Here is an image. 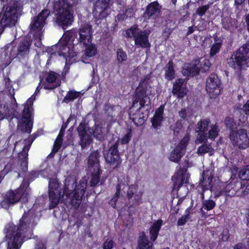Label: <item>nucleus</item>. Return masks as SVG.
Returning a JSON list of instances; mask_svg holds the SVG:
<instances>
[{"label": "nucleus", "instance_id": "nucleus-1", "mask_svg": "<svg viewBox=\"0 0 249 249\" xmlns=\"http://www.w3.org/2000/svg\"><path fill=\"white\" fill-rule=\"evenodd\" d=\"M76 179L69 177L65 180L63 195H61L59 183L56 180L52 179L49 182L50 208H55L60 200L71 204L74 208H78L85 194L86 183L81 181L78 186L75 184Z\"/></svg>", "mask_w": 249, "mask_h": 249}, {"label": "nucleus", "instance_id": "nucleus-2", "mask_svg": "<svg viewBox=\"0 0 249 249\" xmlns=\"http://www.w3.org/2000/svg\"><path fill=\"white\" fill-rule=\"evenodd\" d=\"M35 98L32 96L29 98L24 106V109L21 115L18 114L16 111L18 104L14 97L12 99V105L5 104L0 105V121L4 118L9 119L10 122L15 117L18 121L17 129L22 133L26 132L30 133L32 130L33 121L32 118V112L33 110V105Z\"/></svg>", "mask_w": 249, "mask_h": 249}, {"label": "nucleus", "instance_id": "nucleus-3", "mask_svg": "<svg viewBox=\"0 0 249 249\" xmlns=\"http://www.w3.org/2000/svg\"><path fill=\"white\" fill-rule=\"evenodd\" d=\"M34 222L32 211L30 210L28 213L23 214L18 226L12 223L7 225L5 228L6 231L7 249H19L24 239L30 238V228L34 225Z\"/></svg>", "mask_w": 249, "mask_h": 249}, {"label": "nucleus", "instance_id": "nucleus-4", "mask_svg": "<svg viewBox=\"0 0 249 249\" xmlns=\"http://www.w3.org/2000/svg\"><path fill=\"white\" fill-rule=\"evenodd\" d=\"M73 3L72 0H55L54 2L53 12L56 22L63 28L71 25L73 21V16L71 13Z\"/></svg>", "mask_w": 249, "mask_h": 249}, {"label": "nucleus", "instance_id": "nucleus-5", "mask_svg": "<svg viewBox=\"0 0 249 249\" xmlns=\"http://www.w3.org/2000/svg\"><path fill=\"white\" fill-rule=\"evenodd\" d=\"M228 64L237 70H245L249 67V43L241 46L228 60Z\"/></svg>", "mask_w": 249, "mask_h": 249}, {"label": "nucleus", "instance_id": "nucleus-6", "mask_svg": "<svg viewBox=\"0 0 249 249\" xmlns=\"http://www.w3.org/2000/svg\"><path fill=\"white\" fill-rule=\"evenodd\" d=\"M154 94V89L149 84V77L144 76L141 79L139 85L136 89L134 105L139 102L141 107L148 105L150 103L149 96H153Z\"/></svg>", "mask_w": 249, "mask_h": 249}, {"label": "nucleus", "instance_id": "nucleus-7", "mask_svg": "<svg viewBox=\"0 0 249 249\" xmlns=\"http://www.w3.org/2000/svg\"><path fill=\"white\" fill-rule=\"evenodd\" d=\"M29 191L24 189V187L21 186L18 190L11 191L7 192L4 197L3 200L1 202L0 206L2 208L7 209L11 205H13L19 200L23 203L28 201Z\"/></svg>", "mask_w": 249, "mask_h": 249}, {"label": "nucleus", "instance_id": "nucleus-8", "mask_svg": "<svg viewBox=\"0 0 249 249\" xmlns=\"http://www.w3.org/2000/svg\"><path fill=\"white\" fill-rule=\"evenodd\" d=\"M50 14V11L49 10L44 9L37 16L34 17L30 23V31L28 36L31 37L33 36L40 39L43 33V28Z\"/></svg>", "mask_w": 249, "mask_h": 249}, {"label": "nucleus", "instance_id": "nucleus-9", "mask_svg": "<svg viewBox=\"0 0 249 249\" xmlns=\"http://www.w3.org/2000/svg\"><path fill=\"white\" fill-rule=\"evenodd\" d=\"M230 139L233 145H237L240 149H246L249 145V139L244 129H240L237 132L232 131Z\"/></svg>", "mask_w": 249, "mask_h": 249}, {"label": "nucleus", "instance_id": "nucleus-10", "mask_svg": "<svg viewBox=\"0 0 249 249\" xmlns=\"http://www.w3.org/2000/svg\"><path fill=\"white\" fill-rule=\"evenodd\" d=\"M189 140L190 137L189 135L186 134L171 153L169 158L170 160L175 162L179 161L185 153L186 147Z\"/></svg>", "mask_w": 249, "mask_h": 249}, {"label": "nucleus", "instance_id": "nucleus-11", "mask_svg": "<svg viewBox=\"0 0 249 249\" xmlns=\"http://www.w3.org/2000/svg\"><path fill=\"white\" fill-rule=\"evenodd\" d=\"M206 90L211 98H214L221 91V82L218 76L212 74L209 76L206 81Z\"/></svg>", "mask_w": 249, "mask_h": 249}, {"label": "nucleus", "instance_id": "nucleus-12", "mask_svg": "<svg viewBox=\"0 0 249 249\" xmlns=\"http://www.w3.org/2000/svg\"><path fill=\"white\" fill-rule=\"evenodd\" d=\"M76 36V32L71 31H70L68 34V36H69V40L73 41V38ZM68 39L65 37L64 39H61L59 42L57 44L56 46H55L54 48H59L58 51L57 53H52L50 54V59L48 60V62L50 61V59L53 57V56H63L64 57H66L67 53L69 51V48L67 47V43H68Z\"/></svg>", "mask_w": 249, "mask_h": 249}, {"label": "nucleus", "instance_id": "nucleus-13", "mask_svg": "<svg viewBox=\"0 0 249 249\" xmlns=\"http://www.w3.org/2000/svg\"><path fill=\"white\" fill-rule=\"evenodd\" d=\"M118 143L115 142L108 151L104 154V157L107 162L114 168L121 162L117 150Z\"/></svg>", "mask_w": 249, "mask_h": 249}, {"label": "nucleus", "instance_id": "nucleus-14", "mask_svg": "<svg viewBox=\"0 0 249 249\" xmlns=\"http://www.w3.org/2000/svg\"><path fill=\"white\" fill-rule=\"evenodd\" d=\"M79 38L77 40L82 44H88L92 39V26L89 23L82 24L79 28Z\"/></svg>", "mask_w": 249, "mask_h": 249}, {"label": "nucleus", "instance_id": "nucleus-15", "mask_svg": "<svg viewBox=\"0 0 249 249\" xmlns=\"http://www.w3.org/2000/svg\"><path fill=\"white\" fill-rule=\"evenodd\" d=\"M150 31L149 29L140 30L137 32L134 39L136 46L142 48H149L151 45L148 40V36Z\"/></svg>", "mask_w": 249, "mask_h": 249}, {"label": "nucleus", "instance_id": "nucleus-16", "mask_svg": "<svg viewBox=\"0 0 249 249\" xmlns=\"http://www.w3.org/2000/svg\"><path fill=\"white\" fill-rule=\"evenodd\" d=\"M32 44L31 36H28L20 43L18 47L17 57L21 60L28 58L30 47Z\"/></svg>", "mask_w": 249, "mask_h": 249}, {"label": "nucleus", "instance_id": "nucleus-17", "mask_svg": "<svg viewBox=\"0 0 249 249\" xmlns=\"http://www.w3.org/2000/svg\"><path fill=\"white\" fill-rule=\"evenodd\" d=\"M219 128L215 124H213L209 126L208 130L205 133L197 135L196 143L206 142L208 139L214 140L218 134Z\"/></svg>", "mask_w": 249, "mask_h": 249}, {"label": "nucleus", "instance_id": "nucleus-18", "mask_svg": "<svg viewBox=\"0 0 249 249\" xmlns=\"http://www.w3.org/2000/svg\"><path fill=\"white\" fill-rule=\"evenodd\" d=\"M78 135L80 139V144L83 149L92 142L91 136L87 132V127L84 124H80L77 128Z\"/></svg>", "mask_w": 249, "mask_h": 249}, {"label": "nucleus", "instance_id": "nucleus-19", "mask_svg": "<svg viewBox=\"0 0 249 249\" xmlns=\"http://www.w3.org/2000/svg\"><path fill=\"white\" fill-rule=\"evenodd\" d=\"M160 13V8L159 4L157 2H153L147 6L143 16L145 19L153 21L157 18Z\"/></svg>", "mask_w": 249, "mask_h": 249}, {"label": "nucleus", "instance_id": "nucleus-20", "mask_svg": "<svg viewBox=\"0 0 249 249\" xmlns=\"http://www.w3.org/2000/svg\"><path fill=\"white\" fill-rule=\"evenodd\" d=\"M111 0H98L94 6V13L95 15L99 14L100 17L104 18L107 14L106 11L112 4Z\"/></svg>", "mask_w": 249, "mask_h": 249}, {"label": "nucleus", "instance_id": "nucleus-21", "mask_svg": "<svg viewBox=\"0 0 249 249\" xmlns=\"http://www.w3.org/2000/svg\"><path fill=\"white\" fill-rule=\"evenodd\" d=\"M185 80L182 79H178L173 84L172 93L178 98H182L187 93L186 89L184 87Z\"/></svg>", "mask_w": 249, "mask_h": 249}, {"label": "nucleus", "instance_id": "nucleus-22", "mask_svg": "<svg viewBox=\"0 0 249 249\" xmlns=\"http://www.w3.org/2000/svg\"><path fill=\"white\" fill-rule=\"evenodd\" d=\"M60 84V81L57 78L56 74L53 71L49 72L46 79V83L44 88L45 89H52L58 87Z\"/></svg>", "mask_w": 249, "mask_h": 249}, {"label": "nucleus", "instance_id": "nucleus-23", "mask_svg": "<svg viewBox=\"0 0 249 249\" xmlns=\"http://www.w3.org/2000/svg\"><path fill=\"white\" fill-rule=\"evenodd\" d=\"M164 107L161 106L159 107L155 112L153 117L151 119L152 126L156 129H159L163 120Z\"/></svg>", "mask_w": 249, "mask_h": 249}, {"label": "nucleus", "instance_id": "nucleus-24", "mask_svg": "<svg viewBox=\"0 0 249 249\" xmlns=\"http://www.w3.org/2000/svg\"><path fill=\"white\" fill-rule=\"evenodd\" d=\"M236 180H231L227 184L224 189H222L215 195V197H218L220 196H233L235 194V187L237 183Z\"/></svg>", "mask_w": 249, "mask_h": 249}, {"label": "nucleus", "instance_id": "nucleus-25", "mask_svg": "<svg viewBox=\"0 0 249 249\" xmlns=\"http://www.w3.org/2000/svg\"><path fill=\"white\" fill-rule=\"evenodd\" d=\"M28 145H25L23 148L22 152L19 154V158L20 159V167L22 172H26L28 169V152L32 142L29 140L28 141Z\"/></svg>", "mask_w": 249, "mask_h": 249}, {"label": "nucleus", "instance_id": "nucleus-26", "mask_svg": "<svg viewBox=\"0 0 249 249\" xmlns=\"http://www.w3.org/2000/svg\"><path fill=\"white\" fill-rule=\"evenodd\" d=\"M73 119H74V117L71 115L70 116V117L68 119L66 124H63L60 130L59 133L57 137L56 138V139L54 143L53 148V153H55L56 152H57V151L58 150V149L61 147L62 142V140H63L62 137L64 135V132L67 126V124L69 122H70V121H71V120H73Z\"/></svg>", "mask_w": 249, "mask_h": 249}, {"label": "nucleus", "instance_id": "nucleus-27", "mask_svg": "<svg viewBox=\"0 0 249 249\" xmlns=\"http://www.w3.org/2000/svg\"><path fill=\"white\" fill-rule=\"evenodd\" d=\"M107 132L108 129L105 124H97L92 131L93 136L99 141L104 140Z\"/></svg>", "mask_w": 249, "mask_h": 249}, {"label": "nucleus", "instance_id": "nucleus-28", "mask_svg": "<svg viewBox=\"0 0 249 249\" xmlns=\"http://www.w3.org/2000/svg\"><path fill=\"white\" fill-rule=\"evenodd\" d=\"M99 157V154L97 151H93L90 154L88 159L89 168H93V170H99L100 169Z\"/></svg>", "mask_w": 249, "mask_h": 249}, {"label": "nucleus", "instance_id": "nucleus-29", "mask_svg": "<svg viewBox=\"0 0 249 249\" xmlns=\"http://www.w3.org/2000/svg\"><path fill=\"white\" fill-rule=\"evenodd\" d=\"M137 249H152L153 243L150 242L144 233L140 234Z\"/></svg>", "mask_w": 249, "mask_h": 249}, {"label": "nucleus", "instance_id": "nucleus-30", "mask_svg": "<svg viewBox=\"0 0 249 249\" xmlns=\"http://www.w3.org/2000/svg\"><path fill=\"white\" fill-rule=\"evenodd\" d=\"M85 47L84 54L82 58V61L83 62H85V59L87 57H91L94 56L97 53V48L94 44L90 42L88 44H83Z\"/></svg>", "mask_w": 249, "mask_h": 249}, {"label": "nucleus", "instance_id": "nucleus-31", "mask_svg": "<svg viewBox=\"0 0 249 249\" xmlns=\"http://www.w3.org/2000/svg\"><path fill=\"white\" fill-rule=\"evenodd\" d=\"M129 183V178L128 177L124 178V181H122L117 186V191L114 197L111 200V204L112 205H115L116 202L120 195V192L121 190H123L125 187L128 185Z\"/></svg>", "mask_w": 249, "mask_h": 249}, {"label": "nucleus", "instance_id": "nucleus-32", "mask_svg": "<svg viewBox=\"0 0 249 249\" xmlns=\"http://www.w3.org/2000/svg\"><path fill=\"white\" fill-rule=\"evenodd\" d=\"M129 183V178L128 177L124 178V181H122L117 186V191L114 197L111 200V204L112 205H115L116 202L120 195V192L121 190H123L125 187L128 185Z\"/></svg>", "mask_w": 249, "mask_h": 249}, {"label": "nucleus", "instance_id": "nucleus-33", "mask_svg": "<svg viewBox=\"0 0 249 249\" xmlns=\"http://www.w3.org/2000/svg\"><path fill=\"white\" fill-rule=\"evenodd\" d=\"M162 220H158L154 222L150 229V238L153 241H155L158 236L159 231L162 225Z\"/></svg>", "mask_w": 249, "mask_h": 249}, {"label": "nucleus", "instance_id": "nucleus-34", "mask_svg": "<svg viewBox=\"0 0 249 249\" xmlns=\"http://www.w3.org/2000/svg\"><path fill=\"white\" fill-rule=\"evenodd\" d=\"M200 71L198 65H185L182 73L184 75L194 76Z\"/></svg>", "mask_w": 249, "mask_h": 249}, {"label": "nucleus", "instance_id": "nucleus-35", "mask_svg": "<svg viewBox=\"0 0 249 249\" xmlns=\"http://www.w3.org/2000/svg\"><path fill=\"white\" fill-rule=\"evenodd\" d=\"M210 123L209 119L201 120L196 126V130L198 133L197 135L205 133L209 127Z\"/></svg>", "mask_w": 249, "mask_h": 249}, {"label": "nucleus", "instance_id": "nucleus-36", "mask_svg": "<svg viewBox=\"0 0 249 249\" xmlns=\"http://www.w3.org/2000/svg\"><path fill=\"white\" fill-rule=\"evenodd\" d=\"M213 177L209 171L204 172L203 174L202 180L201 179V185L204 189L207 190L211 188Z\"/></svg>", "mask_w": 249, "mask_h": 249}, {"label": "nucleus", "instance_id": "nucleus-37", "mask_svg": "<svg viewBox=\"0 0 249 249\" xmlns=\"http://www.w3.org/2000/svg\"><path fill=\"white\" fill-rule=\"evenodd\" d=\"M165 78L168 80H171L175 78V71L173 68V63L170 61L164 68Z\"/></svg>", "mask_w": 249, "mask_h": 249}, {"label": "nucleus", "instance_id": "nucleus-38", "mask_svg": "<svg viewBox=\"0 0 249 249\" xmlns=\"http://www.w3.org/2000/svg\"><path fill=\"white\" fill-rule=\"evenodd\" d=\"M185 175L182 173H178L176 177L173 178L175 189H178L182 186L184 182H187V179L185 180Z\"/></svg>", "mask_w": 249, "mask_h": 249}, {"label": "nucleus", "instance_id": "nucleus-39", "mask_svg": "<svg viewBox=\"0 0 249 249\" xmlns=\"http://www.w3.org/2000/svg\"><path fill=\"white\" fill-rule=\"evenodd\" d=\"M197 153L200 155H203L206 153H208L209 156H212L214 153V149L210 145L203 144L198 148Z\"/></svg>", "mask_w": 249, "mask_h": 249}, {"label": "nucleus", "instance_id": "nucleus-40", "mask_svg": "<svg viewBox=\"0 0 249 249\" xmlns=\"http://www.w3.org/2000/svg\"><path fill=\"white\" fill-rule=\"evenodd\" d=\"M81 95H83V93H81V92H77L75 90H70L68 92L66 96L64 98L63 102L68 103L80 97Z\"/></svg>", "mask_w": 249, "mask_h": 249}, {"label": "nucleus", "instance_id": "nucleus-41", "mask_svg": "<svg viewBox=\"0 0 249 249\" xmlns=\"http://www.w3.org/2000/svg\"><path fill=\"white\" fill-rule=\"evenodd\" d=\"M201 198L203 200V208H204L205 210H206L208 211H210L213 209L215 206L216 204L213 200L212 199L204 200V195L203 193L201 194Z\"/></svg>", "mask_w": 249, "mask_h": 249}, {"label": "nucleus", "instance_id": "nucleus-42", "mask_svg": "<svg viewBox=\"0 0 249 249\" xmlns=\"http://www.w3.org/2000/svg\"><path fill=\"white\" fill-rule=\"evenodd\" d=\"M117 61L119 64L124 63L127 59V56L126 53L122 49H118L116 51Z\"/></svg>", "mask_w": 249, "mask_h": 249}, {"label": "nucleus", "instance_id": "nucleus-43", "mask_svg": "<svg viewBox=\"0 0 249 249\" xmlns=\"http://www.w3.org/2000/svg\"><path fill=\"white\" fill-rule=\"evenodd\" d=\"M197 64L201 72L207 71L211 66L209 60L206 58H201Z\"/></svg>", "mask_w": 249, "mask_h": 249}, {"label": "nucleus", "instance_id": "nucleus-44", "mask_svg": "<svg viewBox=\"0 0 249 249\" xmlns=\"http://www.w3.org/2000/svg\"><path fill=\"white\" fill-rule=\"evenodd\" d=\"M101 170L99 169V170H93L92 173V177L90 181L91 186H95L97 185L100 182L99 176L101 174Z\"/></svg>", "mask_w": 249, "mask_h": 249}, {"label": "nucleus", "instance_id": "nucleus-45", "mask_svg": "<svg viewBox=\"0 0 249 249\" xmlns=\"http://www.w3.org/2000/svg\"><path fill=\"white\" fill-rule=\"evenodd\" d=\"M239 177L242 180H249V165L240 170Z\"/></svg>", "mask_w": 249, "mask_h": 249}, {"label": "nucleus", "instance_id": "nucleus-46", "mask_svg": "<svg viewBox=\"0 0 249 249\" xmlns=\"http://www.w3.org/2000/svg\"><path fill=\"white\" fill-rule=\"evenodd\" d=\"M191 208L189 207L187 208V209L186 210V215H183L181 216L178 221V226H182L184 225L187 220L190 218V211L191 210Z\"/></svg>", "mask_w": 249, "mask_h": 249}, {"label": "nucleus", "instance_id": "nucleus-47", "mask_svg": "<svg viewBox=\"0 0 249 249\" xmlns=\"http://www.w3.org/2000/svg\"><path fill=\"white\" fill-rule=\"evenodd\" d=\"M133 123L137 125H140L144 122V119L142 117L138 116V114H135L130 117Z\"/></svg>", "mask_w": 249, "mask_h": 249}, {"label": "nucleus", "instance_id": "nucleus-48", "mask_svg": "<svg viewBox=\"0 0 249 249\" xmlns=\"http://www.w3.org/2000/svg\"><path fill=\"white\" fill-rule=\"evenodd\" d=\"M140 30L137 26H133L127 30V36L129 37H134L135 39L137 32Z\"/></svg>", "mask_w": 249, "mask_h": 249}, {"label": "nucleus", "instance_id": "nucleus-49", "mask_svg": "<svg viewBox=\"0 0 249 249\" xmlns=\"http://www.w3.org/2000/svg\"><path fill=\"white\" fill-rule=\"evenodd\" d=\"M221 46V44L219 42L215 43L213 44L211 49V56H213L217 53L219 51Z\"/></svg>", "mask_w": 249, "mask_h": 249}, {"label": "nucleus", "instance_id": "nucleus-50", "mask_svg": "<svg viewBox=\"0 0 249 249\" xmlns=\"http://www.w3.org/2000/svg\"><path fill=\"white\" fill-rule=\"evenodd\" d=\"M209 8V6L208 5L198 7L196 10V14L200 16H202L205 14Z\"/></svg>", "mask_w": 249, "mask_h": 249}, {"label": "nucleus", "instance_id": "nucleus-51", "mask_svg": "<svg viewBox=\"0 0 249 249\" xmlns=\"http://www.w3.org/2000/svg\"><path fill=\"white\" fill-rule=\"evenodd\" d=\"M225 124L227 127L231 129L233 128L234 126L235 125V123L233 119L230 117L226 118L225 120Z\"/></svg>", "mask_w": 249, "mask_h": 249}, {"label": "nucleus", "instance_id": "nucleus-52", "mask_svg": "<svg viewBox=\"0 0 249 249\" xmlns=\"http://www.w3.org/2000/svg\"><path fill=\"white\" fill-rule=\"evenodd\" d=\"M17 136L15 134H13L10 136L9 139L7 140V144L9 145H11L12 144H14L15 147L16 144L17 143L18 141L16 139Z\"/></svg>", "mask_w": 249, "mask_h": 249}, {"label": "nucleus", "instance_id": "nucleus-53", "mask_svg": "<svg viewBox=\"0 0 249 249\" xmlns=\"http://www.w3.org/2000/svg\"><path fill=\"white\" fill-rule=\"evenodd\" d=\"M136 190V186L133 185H132L129 187V189L127 192V196L129 199L132 198L134 196V194L135 191Z\"/></svg>", "mask_w": 249, "mask_h": 249}, {"label": "nucleus", "instance_id": "nucleus-54", "mask_svg": "<svg viewBox=\"0 0 249 249\" xmlns=\"http://www.w3.org/2000/svg\"><path fill=\"white\" fill-rule=\"evenodd\" d=\"M190 111L188 110L182 109L179 112V116L182 119H186L190 116Z\"/></svg>", "mask_w": 249, "mask_h": 249}, {"label": "nucleus", "instance_id": "nucleus-55", "mask_svg": "<svg viewBox=\"0 0 249 249\" xmlns=\"http://www.w3.org/2000/svg\"><path fill=\"white\" fill-rule=\"evenodd\" d=\"M131 138V134L130 131L125 134L122 139L121 142L123 144L127 143L130 140Z\"/></svg>", "mask_w": 249, "mask_h": 249}, {"label": "nucleus", "instance_id": "nucleus-56", "mask_svg": "<svg viewBox=\"0 0 249 249\" xmlns=\"http://www.w3.org/2000/svg\"><path fill=\"white\" fill-rule=\"evenodd\" d=\"M113 243L111 240H107L104 244V249H111L113 247Z\"/></svg>", "mask_w": 249, "mask_h": 249}, {"label": "nucleus", "instance_id": "nucleus-57", "mask_svg": "<svg viewBox=\"0 0 249 249\" xmlns=\"http://www.w3.org/2000/svg\"><path fill=\"white\" fill-rule=\"evenodd\" d=\"M35 249H46V242L45 241H39L36 244Z\"/></svg>", "mask_w": 249, "mask_h": 249}, {"label": "nucleus", "instance_id": "nucleus-58", "mask_svg": "<svg viewBox=\"0 0 249 249\" xmlns=\"http://www.w3.org/2000/svg\"><path fill=\"white\" fill-rule=\"evenodd\" d=\"M241 188L242 189V194H241V195L242 196H245L248 194H249V184L246 186L245 189H244V186L242 187V185H241Z\"/></svg>", "mask_w": 249, "mask_h": 249}, {"label": "nucleus", "instance_id": "nucleus-59", "mask_svg": "<svg viewBox=\"0 0 249 249\" xmlns=\"http://www.w3.org/2000/svg\"><path fill=\"white\" fill-rule=\"evenodd\" d=\"M242 109L246 114L249 115V100L244 105Z\"/></svg>", "mask_w": 249, "mask_h": 249}, {"label": "nucleus", "instance_id": "nucleus-60", "mask_svg": "<svg viewBox=\"0 0 249 249\" xmlns=\"http://www.w3.org/2000/svg\"><path fill=\"white\" fill-rule=\"evenodd\" d=\"M229 237L228 230L226 229L223 231V234L222 239L223 241H227Z\"/></svg>", "mask_w": 249, "mask_h": 249}, {"label": "nucleus", "instance_id": "nucleus-61", "mask_svg": "<svg viewBox=\"0 0 249 249\" xmlns=\"http://www.w3.org/2000/svg\"><path fill=\"white\" fill-rule=\"evenodd\" d=\"M34 37L35 39H36V42H35V45L37 47H40L41 45V36L40 37V39L38 38L37 37H36L35 36H34Z\"/></svg>", "mask_w": 249, "mask_h": 249}, {"label": "nucleus", "instance_id": "nucleus-62", "mask_svg": "<svg viewBox=\"0 0 249 249\" xmlns=\"http://www.w3.org/2000/svg\"><path fill=\"white\" fill-rule=\"evenodd\" d=\"M234 249H247V246L243 243H239L236 245Z\"/></svg>", "mask_w": 249, "mask_h": 249}, {"label": "nucleus", "instance_id": "nucleus-63", "mask_svg": "<svg viewBox=\"0 0 249 249\" xmlns=\"http://www.w3.org/2000/svg\"><path fill=\"white\" fill-rule=\"evenodd\" d=\"M142 193L141 191L136 193V194L135 195V199L136 201H138L141 199V197H142Z\"/></svg>", "mask_w": 249, "mask_h": 249}, {"label": "nucleus", "instance_id": "nucleus-64", "mask_svg": "<svg viewBox=\"0 0 249 249\" xmlns=\"http://www.w3.org/2000/svg\"><path fill=\"white\" fill-rule=\"evenodd\" d=\"M246 22L247 23L248 30L249 32V14H248L246 17Z\"/></svg>", "mask_w": 249, "mask_h": 249}]
</instances>
